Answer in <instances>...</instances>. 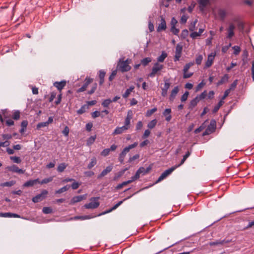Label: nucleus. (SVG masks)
Returning <instances> with one entry per match:
<instances>
[{
  "mask_svg": "<svg viewBox=\"0 0 254 254\" xmlns=\"http://www.w3.org/2000/svg\"><path fill=\"white\" fill-rule=\"evenodd\" d=\"M88 86L87 85V84L84 83L82 87L77 90V92H82L85 91Z\"/></svg>",
  "mask_w": 254,
  "mask_h": 254,
  "instance_id": "63",
  "label": "nucleus"
},
{
  "mask_svg": "<svg viewBox=\"0 0 254 254\" xmlns=\"http://www.w3.org/2000/svg\"><path fill=\"white\" fill-rule=\"evenodd\" d=\"M166 28V24L165 20L163 18H161V22L159 24L157 28V31L159 32L162 30H164Z\"/></svg>",
  "mask_w": 254,
  "mask_h": 254,
  "instance_id": "20",
  "label": "nucleus"
},
{
  "mask_svg": "<svg viewBox=\"0 0 254 254\" xmlns=\"http://www.w3.org/2000/svg\"><path fill=\"white\" fill-rule=\"evenodd\" d=\"M112 102V101H111V99H108L105 100L102 103V105L104 107H108L109 105Z\"/></svg>",
  "mask_w": 254,
  "mask_h": 254,
  "instance_id": "49",
  "label": "nucleus"
},
{
  "mask_svg": "<svg viewBox=\"0 0 254 254\" xmlns=\"http://www.w3.org/2000/svg\"><path fill=\"white\" fill-rule=\"evenodd\" d=\"M202 60H203V57L202 55H199L197 56L195 59L196 64L198 65L200 64L202 62Z\"/></svg>",
  "mask_w": 254,
  "mask_h": 254,
  "instance_id": "57",
  "label": "nucleus"
},
{
  "mask_svg": "<svg viewBox=\"0 0 254 254\" xmlns=\"http://www.w3.org/2000/svg\"><path fill=\"white\" fill-rule=\"evenodd\" d=\"M157 111L156 108H154L151 110H147L146 113V117H150L152 114H153L154 112Z\"/></svg>",
  "mask_w": 254,
  "mask_h": 254,
  "instance_id": "52",
  "label": "nucleus"
},
{
  "mask_svg": "<svg viewBox=\"0 0 254 254\" xmlns=\"http://www.w3.org/2000/svg\"><path fill=\"white\" fill-rule=\"evenodd\" d=\"M47 126H48V123H47L46 122H41V123H39L37 125V129H39V128H40L41 127H47Z\"/></svg>",
  "mask_w": 254,
  "mask_h": 254,
  "instance_id": "59",
  "label": "nucleus"
},
{
  "mask_svg": "<svg viewBox=\"0 0 254 254\" xmlns=\"http://www.w3.org/2000/svg\"><path fill=\"white\" fill-rule=\"evenodd\" d=\"M6 169L9 171L17 173L18 174H23L24 173V170L19 169L16 165H13L10 166H7L6 168Z\"/></svg>",
  "mask_w": 254,
  "mask_h": 254,
  "instance_id": "9",
  "label": "nucleus"
},
{
  "mask_svg": "<svg viewBox=\"0 0 254 254\" xmlns=\"http://www.w3.org/2000/svg\"><path fill=\"white\" fill-rule=\"evenodd\" d=\"M224 103V101H222V100H221L219 102L218 104L214 107V108L213 110V113L217 112L219 110L220 108L223 105Z\"/></svg>",
  "mask_w": 254,
  "mask_h": 254,
  "instance_id": "39",
  "label": "nucleus"
},
{
  "mask_svg": "<svg viewBox=\"0 0 254 254\" xmlns=\"http://www.w3.org/2000/svg\"><path fill=\"white\" fill-rule=\"evenodd\" d=\"M88 109V106L87 105L85 104L81 106V107L77 111V113L78 115H81L84 113L86 110Z\"/></svg>",
  "mask_w": 254,
  "mask_h": 254,
  "instance_id": "28",
  "label": "nucleus"
},
{
  "mask_svg": "<svg viewBox=\"0 0 254 254\" xmlns=\"http://www.w3.org/2000/svg\"><path fill=\"white\" fill-rule=\"evenodd\" d=\"M216 56V53H211L209 55H208L207 57V60L205 63V67L208 68L210 67L214 62L215 57Z\"/></svg>",
  "mask_w": 254,
  "mask_h": 254,
  "instance_id": "8",
  "label": "nucleus"
},
{
  "mask_svg": "<svg viewBox=\"0 0 254 254\" xmlns=\"http://www.w3.org/2000/svg\"><path fill=\"white\" fill-rule=\"evenodd\" d=\"M52 180H53V178L51 177H49L48 178H45V179L42 180L41 181H39V183H38L40 184L41 185L44 184H47L49 182H52Z\"/></svg>",
  "mask_w": 254,
  "mask_h": 254,
  "instance_id": "46",
  "label": "nucleus"
},
{
  "mask_svg": "<svg viewBox=\"0 0 254 254\" xmlns=\"http://www.w3.org/2000/svg\"><path fill=\"white\" fill-rule=\"evenodd\" d=\"M117 148V145L116 144H113L111 146L110 148H106L103 150V151L101 152V155L103 156H108L110 151H115Z\"/></svg>",
  "mask_w": 254,
  "mask_h": 254,
  "instance_id": "11",
  "label": "nucleus"
},
{
  "mask_svg": "<svg viewBox=\"0 0 254 254\" xmlns=\"http://www.w3.org/2000/svg\"><path fill=\"white\" fill-rule=\"evenodd\" d=\"M128 169V168H126L120 171L119 172H118V173L117 175H116L114 176L113 180L114 181H117L118 179V178L121 177L125 173V172L126 171H127Z\"/></svg>",
  "mask_w": 254,
  "mask_h": 254,
  "instance_id": "30",
  "label": "nucleus"
},
{
  "mask_svg": "<svg viewBox=\"0 0 254 254\" xmlns=\"http://www.w3.org/2000/svg\"><path fill=\"white\" fill-rule=\"evenodd\" d=\"M237 84H238V80L236 79V80H234V82L231 84L229 89H228L230 90V91L234 89L236 87Z\"/></svg>",
  "mask_w": 254,
  "mask_h": 254,
  "instance_id": "58",
  "label": "nucleus"
},
{
  "mask_svg": "<svg viewBox=\"0 0 254 254\" xmlns=\"http://www.w3.org/2000/svg\"><path fill=\"white\" fill-rule=\"evenodd\" d=\"M132 196V195H130L129 196H128L127 197L125 198L123 200H121L120 201H119V202H118L117 204H116L112 208L113 210H115L116 209V208H117L124 201H125L129 198H130Z\"/></svg>",
  "mask_w": 254,
  "mask_h": 254,
  "instance_id": "44",
  "label": "nucleus"
},
{
  "mask_svg": "<svg viewBox=\"0 0 254 254\" xmlns=\"http://www.w3.org/2000/svg\"><path fill=\"white\" fill-rule=\"evenodd\" d=\"M198 102L199 101L198 99L196 98L195 97L194 99H193L190 101V108L191 109L194 108L197 105Z\"/></svg>",
  "mask_w": 254,
  "mask_h": 254,
  "instance_id": "41",
  "label": "nucleus"
},
{
  "mask_svg": "<svg viewBox=\"0 0 254 254\" xmlns=\"http://www.w3.org/2000/svg\"><path fill=\"white\" fill-rule=\"evenodd\" d=\"M74 182L71 184V188L73 190H76L78 189L80 185V184L75 182V181H73Z\"/></svg>",
  "mask_w": 254,
  "mask_h": 254,
  "instance_id": "60",
  "label": "nucleus"
},
{
  "mask_svg": "<svg viewBox=\"0 0 254 254\" xmlns=\"http://www.w3.org/2000/svg\"><path fill=\"white\" fill-rule=\"evenodd\" d=\"M157 120L156 119L153 120L149 122L147 125V127L150 129L153 128L157 124Z\"/></svg>",
  "mask_w": 254,
  "mask_h": 254,
  "instance_id": "40",
  "label": "nucleus"
},
{
  "mask_svg": "<svg viewBox=\"0 0 254 254\" xmlns=\"http://www.w3.org/2000/svg\"><path fill=\"white\" fill-rule=\"evenodd\" d=\"M174 170L175 166H173L171 168L164 171L156 181L155 184L158 183L166 179L168 176L171 175Z\"/></svg>",
  "mask_w": 254,
  "mask_h": 254,
  "instance_id": "5",
  "label": "nucleus"
},
{
  "mask_svg": "<svg viewBox=\"0 0 254 254\" xmlns=\"http://www.w3.org/2000/svg\"><path fill=\"white\" fill-rule=\"evenodd\" d=\"M190 152L189 151H188V152L186 153V154L183 156V158L182 159L181 163L178 165H176V168L178 167H179L182 164H183L185 162V161L186 160V159L190 156Z\"/></svg>",
  "mask_w": 254,
  "mask_h": 254,
  "instance_id": "35",
  "label": "nucleus"
},
{
  "mask_svg": "<svg viewBox=\"0 0 254 254\" xmlns=\"http://www.w3.org/2000/svg\"><path fill=\"white\" fill-rule=\"evenodd\" d=\"M100 197H93L90 198V202L85 204L84 206L86 209H95L97 208L99 205L100 202L98 201Z\"/></svg>",
  "mask_w": 254,
  "mask_h": 254,
  "instance_id": "3",
  "label": "nucleus"
},
{
  "mask_svg": "<svg viewBox=\"0 0 254 254\" xmlns=\"http://www.w3.org/2000/svg\"><path fill=\"white\" fill-rule=\"evenodd\" d=\"M128 129V128H127V127H125V126H123L121 127H118L115 129V130L113 132L112 135H115L117 134H122V133L126 131Z\"/></svg>",
  "mask_w": 254,
  "mask_h": 254,
  "instance_id": "12",
  "label": "nucleus"
},
{
  "mask_svg": "<svg viewBox=\"0 0 254 254\" xmlns=\"http://www.w3.org/2000/svg\"><path fill=\"white\" fill-rule=\"evenodd\" d=\"M163 64H160L158 63H156L152 67V71L148 74V76L150 77H154L156 74H158V72L163 69Z\"/></svg>",
  "mask_w": 254,
  "mask_h": 254,
  "instance_id": "4",
  "label": "nucleus"
},
{
  "mask_svg": "<svg viewBox=\"0 0 254 254\" xmlns=\"http://www.w3.org/2000/svg\"><path fill=\"white\" fill-rule=\"evenodd\" d=\"M151 62V59L149 57L145 58L141 60V64L144 66H146L149 63Z\"/></svg>",
  "mask_w": 254,
  "mask_h": 254,
  "instance_id": "38",
  "label": "nucleus"
},
{
  "mask_svg": "<svg viewBox=\"0 0 254 254\" xmlns=\"http://www.w3.org/2000/svg\"><path fill=\"white\" fill-rule=\"evenodd\" d=\"M95 139H96L95 136H92L90 137L87 140V145L89 146V145H91L92 144H93L94 143V142L95 141Z\"/></svg>",
  "mask_w": 254,
  "mask_h": 254,
  "instance_id": "50",
  "label": "nucleus"
},
{
  "mask_svg": "<svg viewBox=\"0 0 254 254\" xmlns=\"http://www.w3.org/2000/svg\"><path fill=\"white\" fill-rule=\"evenodd\" d=\"M106 74V72L102 69H101L99 71V77L100 78L99 84L102 85L104 82V77Z\"/></svg>",
  "mask_w": 254,
  "mask_h": 254,
  "instance_id": "22",
  "label": "nucleus"
},
{
  "mask_svg": "<svg viewBox=\"0 0 254 254\" xmlns=\"http://www.w3.org/2000/svg\"><path fill=\"white\" fill-rule=\"evenodd\" d=\"M69 131V129L68 127L66 126L64 130L62 131V133L64 134V135L65 136H67L68 135Z\"/></svg>",
  "mask_w": 254,
  "mask_h": 254,
  "instance_id": "64",
  "label": "nucleus"
},
{
  "mask_svg": "<svg viewBox=\"0 0 254 254\" xmlns=\"http://www.w3.org/2000/svg\"><path fill=\"white\" fill-rule=\"evenodd\" d=\"M10 159L12 160L14 163L18 164L21 162V160L20 157L17 156H10Z\"/></svg>",
  "mask_w": 254,
  "mask_h": 254,
  "instance_id": "48",
  "label": "nucleus"
},
{
  "mask_svg": "<svg viewBox=\"0 0 254 254\" xmlns=\"http://www.w3.org/2000/svg\"><path fill=\"white\" fill-rule=\"evenodd\" d=\"M28 125V122L27 121H23L21 124V129L19 130V132L22 134L26 130V127Z\"/></svg>",
  "mask_w": 254,
  "mask_h": 254,
  "instance_id": "29",
  "label": "nucleus"
},
{
  "mask_svg": "<svg viewBox=\"0 0 254 254\" xmlns=\"http://www.w3.org/2000/svg\"><path fill=\"white\" fill-rule=\"evenodd\" d=\"M113 168V166L112 165H109L107 166L104 170H103L102 172L98 176V179H100L106 175H107L108 173L111 172Z\"/></svg>",
  "mask_w": 254,
  "mask_h": 254,
  "instance_id": "13",
  "label": "nucleus"
},
{
  "mask_svg": "<svg viewBox=\"0 0 254 254\" xmlns=\"http://www.w3.org/2000/svg\"><path fill=\"white\" fill-rule=\"evenodd\" d=\"M138 145V143L137 142H135L132 144H130L128 146L126 147L123 151L120 153L119 155V161L121 164L124 163L125 158L127 155V154L129 151V150L132 148H135Z\"/></svg>",
  "mask_w": 254,
  "mask_h": 254,
  "instance_id": "2",
  "label": "nucleus"
},
{
  "mask_svg": "<svg viewBox=\"0 0 254 254\" xmlns=\"http://www.w3.org/2000/svg\"><path fill=\"white\" fill-rule=\"evenodd\" d=\"M15 182L14 181L6 182L3 183L2 184V186H3V187H11V186H12L13 185H14L15 184Z\"/></svg>",
  "mask_w": 254,
  "mask_h": 254,
  "instance_id": "51",
  "label": "nucleus"
},
{
  "mask_svg": "<svg viewBox=\"0 0 254 254\" xmlns=\"http://www.w3.org/2000/svg\"><path fill=\"white\" fill-rule=\"evenodd\" d=\"M12 118L15 120H17L20 118V112L18 111H15L12 115Z\"/></svg>",
  "mask_w": 254,
  "mask_h": 254,
  "instance_id": "56",
  "label": "nucleus"
},
{
  "mask_svg": "<svg viewBox=\"0 0 254 254\" xmlns=\"http://www.w3.org/2000/svg\"><path fill=\"white\" fill-rule=\"evenodd\" d=\"M70 188L69 185H66L63 188L59 189L58 190L56 191V193H62L64 191H67Z\"/></svg>",
  "mask_w": 254,
  "mask_h": 254,
  "instance_id": "36",
  "label": "nucleus"
},
{
  "mask_svg": "<svg viewBox=\"0 0 254 254\" xmlns=\"http://www.w3.org/2000/svg\"><path fill=\"white\" fill-rule=\"evenodd\" d=\"M67 166V165L65 163H61L58 166L57 171L60 173L63 172Z\"/></svg>",
  "mask_w": 254,
  "mask_h": 254,
  "instance_id": "33",
  "label": "nucleus"
},
{
  "mask_svg": "<svg viewBox=\"0 0 254 254\" xmlns=\"http://www.w3.org/2000/svg\"><path fill=\"white\" fill-rule=\"evenodd\" d=\"M231 242V240H218L214 242H210L208 245L210 246H222L225 244H228Z\"/></svg>",
  "mask_w": 254,
  "mask_h": 254,
  "instance_id": "10",
  "label": "nucleus"
},
{
  "mask_svg": "<svg viewBox=\"0 0 254 254\" xmlns=\"http://www.w3.org/2000/svg\"><path fill=\"white\" fill-rule=\"evenodd\" d=\"M204 28H199L198 32H193L190 34V37L192 38H195L197 37H198L201 35V34L203 33L204 31Z\"/></svg>",
  "mask_w": 254,
  "mask_h": 254,
  "instance_id": "26",
  "label": "nucleus"
},
{
  "mask_svg": "<svg viewBox=\"0 0 254 254\" xmlns=\"http://www.w3.org/2000/svg\"><path fill=\"white\" fill-rule=\"evenodd\" d=\"M95 217H96V216L85 215V216H80V217H78V216L75 217L74 219H81L82 220H85V219H89L93 218H94Z\"/></svg>",
  "mask_w": 254,
  "mask_h": 254,
  "instance_id": "43",
  "label": "nucleus"
},
{
  "mask_svg": "<svg viewBox=\"0 0 254 254\" xmlns=\"http://www.w3.org/2000/svg\"><path fill=\"white\" fill-rule=\"evenodd\" d=\"M117 69L112 71L111 74L109 77V80L110 81H112L115 78V76L117 73Z\"/></svg>",
  "mask_w": 254,
  "mask_h": 254,
  "instance_id": "55",
  "label": "nucleus"
},
{
  "mask_svg": "<svg viewBox=\"0 0 254 254\" xmlns=\"http://www.w3.org/2000/svg\"><path fill=\"white\" fill-rule=\"evenodd\" d=\"M66 83L65 80H62L60 82L56 81L54 83V86L56 87L60 92H61L62 90L66 85Z\"/></svg>",
  "mask_w": 254,
  "mask_h": 254,
  "instance_id": "15",
  "label": "nucleus"
},
{
  "mask_svg": "<svg viewBox=\"0 0 254 254\" xmlns=\"http://www.w3.org/2000/svg\"><path fill=\"white\" fill-rule=\"evenodd\" d=\"M130 62V59H127L125 61L120 59L117 66V69L122 72L128 71L131 69V66L129 65Z\"/></svg>",
  "mask_w": 254,
  "mask_h": 254,
  "instance_id": "1",
  "label": "nucleus"
},
{
  "mask_svg": "<svg viewBox=\"0 0 254 254\" xmlns=\"http://www.w3.org/2000/svg\"><path fill=\"white\" fill-rule=\"evenodd\" d=\"M197 19H195V20L191 22L190 23V26H189V30L190 31H193L195 30V24L197 23Z\"/></svg>",
  "mask_w": 254,
  "mask_h": 254,
  "instance_id": "47",
  "label": "nucleus"
},
{
  "mask_svg": "<svg viewBox=\"0 0 254 254\" xmlns=\"http://www.w3.org/2000/svg\"><path fill=\"white\" fill-rule=\"evenodd\" d=\"M134 87L133 86H131L129 88L127 89L126 92L123 94V97L124 98H127L129 96L130 93L134 90Z\"/></svg>",
  "mask_w": 254,
  "mask_h": 254,
  "instance_id": "27",
  "label": "nucleus"
},
{
  "mask_svg": "<svg viewBox=\"0 0 254 254\" xmlns=\"http://www.w3.org/2000/svg\"><path fill=\"white\" fill-rule=\"evenodd\" d=\"M97 164V160L96 157H93L91 158L90 162L88 164L87 168L89 169H91Z\"/></svg>",
  "mask_w": 254,
  "mask_h": 254,
  "instance_id": "34",
  "label": "nucleus"
},
{
  "mask_svg": "<svg viewBox=\"0 0 254 254\" xmlns=\"http://www.w3.org/2000/svg\"><path fill=\"white\" fill-rule=\"evenodd\" d=\"M235 25L233 23H230L229 26L227 28L226 30L227 32L226 37L228 39H231L235 35L234 30L235 29Z\"/></svg>",
  "mask_w": 254,
  "mask_h": 254,
  "instance_id": "7",
  "label": "nucleus"
},
{
  "mask_svg": "<svg viewBox=\"0 0 254 254\" xmlns=\"http://www.w3.org/2000/svg\"><path fill=\"white\" fill-rule=\"evenodd\" d=\"M234 21L238 22L237 27H238V29L240 31H242L244 30V23L243 22H242L241 21H238V20L237 18L234 19Z\"/></svg>",
  "mask_w": 254,
  "mask_h": 254,
  "instance_id": "32",
  "label": "nucleus"
},
{
  "mask_svg": "<svg viewBox=\"0 0 254 254\" xmlns=\"http://www.w3.org/2000/svg\"><path fill=\"white\" fill-rule=\"evenodd\" d=\"M218 15L221 18L223 19L226 15V12L224 9H219L218 11Z\"/></svg>",
  "mask_w": 254,
  "mask_h": 254,
  "instance_id": "45",
  "label": "nucleus"
},
{
  "mask_svg": "<svg viewBox=\"0 0 254 254\" xmlns=\"http://www.w3.org/2000/svg\"><path fill=\"white\" fill-rule=\"evenodd\" d=\"M151 166H149L146 169L143 167H141L138 169V170L141 175L144 176V175L147 174L148 173H149V172L151 170Z\"/></svg>",
  "mask_w": 254,
  "mask_h": 254,
  "instance_id": "21",
  "label": "nucleus"
},
{
  "mask_svg": "<svg viewBox=\"0 0 254 254\" xmlns=\"http://www.w3.org/2000/svg\"><path fill=\"white\" fill-rule=\"evenodd\" d=\"M167 57V54L165 52H162L161 55L157 58L158 62H163L165 58Z\"/></svg>",
  "mask_w": 254,
  "mask_h": 254,
  "instance_id": "37",
  "label": "nucleus"
},
{
  "mask_svg": "<svg viewBox=\"0 0 254 254\" xmlns=\"http://www.w3.org/2000/svg\"><path fill=\"white\" fill-rule=\"evenodd\" d=\"M206 95H207L206 91H204L201 94H200L199 95L197 96L196 97V98H197L198 100V101H199V100L204 99L206 97Z\"/></svg>",
  "mask_w": 254,
  "mask_h": 254,
  "instance_id": "53",
  "label": "nucleus"
},
{
  "mask_svg": "<svg viewBox=\"0 0 254 254\" xmlns=\"http://www.w3.org/2000/svg\"><path fill=\"white\" fill-rule=\"evenodd\" d=\"M0 217H8V218H19L20 216L17 214L12 213L10 212H0Z\"/></svg>",
  "mask_w": 254,
  "mask_h": 254,
  "instance_id": "18",
  "label": "nucleus"
},
{
  "mask_svg": "<svg viewBox=\"0 0 254 254\" xmlns=\"http://www.w3.org/2000/svg\"><path fill=\"white\" fill-rule=\"evenodd\" d=\"M170 87V83L169 82H165L164 87L162 89V95L165 96L167 94V91Z\"/></svg>",
  "mask_w": 254,
  "mask_h": 254,
  "instance_id": "25",
  "label": "nucleus"
},
{
  "mask_svg": "<svg viewBox=\"0 0 254 254\" xmlns=\"http://www.w3.org/2000/svg\"><path fill=\"white\" fill-rule=\"evenodd\" d=\"M38 183H39V179H36L35 180H30L24 183V184L23 185V186L24 187H32Z\"/></svg>",
  "mask_w": 254,
  "mask_h": 254,
  "instance_id": "17",
  "label": "nucleus"
},
{
  "mask_svg": "<svg viewBox=\"0 0 254 254\" xmlns=\"http://www.w3.org/2000/svg\"><path fill=\"white\" fill-rule=\"evenodd\" d=\"M42 212L44 214H50L53 212V210L50 207H44L42 209Z\"/></svg>",
  "mask_w": 254,
  "mask_h": 254,
  "instance_id": "42",
  "label": "nucleus"
},
{
  "mask_svg": "<svg viewBox=\"0 0 254 254\" xmlns=\"http://www.w3.org/2000/svg\"><path fill=\"white\" fill-rule=\"evenodd\" d=\"M233 49L234 50V54L235 55H238L241 51L240 47L238 46L233 47Z\"/></svg>",
  "mask_w": 254,
  "mask_h": 254,
  "instance_id": "54",
  "label": "nucleus"
},
{
  "mask_svg": "<svg viewBox=\"0 0 254 254\" xmlns=\"http://www.w3.org/2000/svg\"><path fill=\"white\" fill-rule=\"evenodd\" d=\"M48 193V191L47 190H43L40 194H38L32 198V201L34 203H37L42 201L46 198Z\"/></svg>",
  "mask_w": 254,
  "mask_h": 254,
  "instance_id": "6",
  "label": "nucleus"
},
{
  "mask_svg": "<svg viewBox=\"0 0 254 254\" xmlns=\"http://www.w3.org/2000/svg\"><path fill=\"white\" fill-rule=\"evenodd\" d=\"M189 93L188 91H186L182 96L181 97V101L182 102H185L186 101L188 97Z\"/></svg>",
  "mask_w": 254,
  "mask_h": 254,
  "instance_id": "62",
  "label": "nucleus"
},
{
  "mask_svg": "<svg viewBox=\"0 0 254 254\" xmlns=\"http://www.w3.org/2000/svg\"><path fill=\"white\" fill-rule=\"evenodd\" d=\"M182 49V46L179 44H178L176 47V61L179 60V59L181 56Z\"/></svg>",
  "mask_w": 254,
  "mask_h": 254,
  "instance_id": "19",
  "label": "nucleus"
},
{
  "mask_svg": "<svg viewBox=\"0 0 254 254\" xmlns=\"http://www.w3.org/2000/svg\"><path fill=\"white\" fill-rule=\"evenodd\" d=\"M85 198V195L74 196L71 199L69 204L73 205L75 203L80 202Z\"/></svg>",
  "mask_w": 254,
  "mask_h": 254,
  "instance_id": "16",
  "label": "nucleus"
},
{
  "mask_svg": "<svg viewBox=\"0 0 254 254\" xmlns=\"http://www.w3.org/2000/svg\"><path fill=\"white\" fill-rule=\"evenodd\" d=\"M139 158V155L138 154H135V155H133L132 157H130L128 160V162L129 163H131L132 161H133L134 160L138 159Z\"/></svg>",
  "mask_w": 254,
  "mask_h": 254,
  "instance_id": "61",
  "label": "nucleus"
},
{
  "mask_svg": "<svg viewBox=\"0 0 254 254\" xmlns=\"http://www.w3.org/2000/svg\"><path fill=\"white\" fill-rule=\"evenodd\" d=\"M209 2V0H198L200 8L201 10L207 5Z\"/></svg>",
  "mask_w": 254,
  "mask_h": 254,
  "instance_id": "31",
  "label": "nucleus"
},
{
  "mask_svg": "<svg viewBox=\"0 0 254 254\" xmlns=\"http://www.w3.org/2000/svg\"><path fill=\"white\" fill-rule=\"evenodd\" d=\"M132 119V111H128L127 112V116H126L125 120L124 126L127 127V128H130V120Z\"/></svg>",
  "mask_w": 254,
  "mask_h": 254,
  "instance_id": "14",
  "label": "nucleus"
},
{
  "mask_svg": "<svg viewBox=\"0 0 254 254\" xmlns=\"http://www.w3.org/2000/svg\"><path fill=\"white\" fill-rule=\"evenodd\" d=\"M229 78V76L227 74H225L221 79L220 81H219L217 83V86H219L222 84L228 82Z\"/></svg>",
  "mask_w": 254,
  "mask_h": 254,
  "instance_id": "24",
  "label": "nucleus"
},
{
  "mask_svg": "<svg viewBox=\"0 0 254 254\" xmlns=\"http://www.w3.org/2000/svg\"><path fill=\"white\" fill-rule=\"evenodd\" d=\"M171 109L168 108L165 109L163 113V116L165 117L166 120L168 122H169L171 119Z\"/></svg>",
  "mask_w": 254,
  "mask_h": 254,
  "instance_id": "23",
  "label": "nucleus"
}]
</instances>
